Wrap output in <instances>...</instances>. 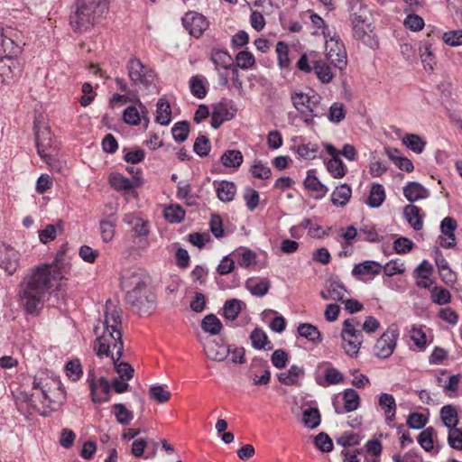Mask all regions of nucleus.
I'll return each mask as SVG.
<instances>
[{"mask_svg": "<svg viewBox=\"0 0 462 462\" xmlns=\"http://www.w3.org/2000/svg\"><path fill=\"white\" fill-rule=\"evenodd\" d=\"M108 7V0H75L69 24L76 32H86L101 21Z\"/></svg>", "mask_w": 462, "mask_h": 462, "instance_id": "20e7f679", "label": "nucleus"}, {"mask_svg": "<svg viewBox=\"0 0 462 462\" xmlns=\"http://www.w3.org/2000/svg\"><path fill=\"white\" fill-rule=\"evenodd\" d=\"M145 286H147V277L143 272L128 270L122 274L121 287L125 291L127 303H142V297H137V292H140V289H145Z\"/></svg>", "mask_w": 462, "mask_h": 462, "instance_id": "423d86ee", "label": "nucleus"}, {"mask_svg": "<svg viewBox=\"0 0 462 462\" xmlns=\"http://www.w3.org/2000/svg\"><path fill=\"white\" fill-rule=\"evenodd\" d=\"M109 182L117 190H129L134 188L133 181L119 173L111 174Z\"/></svg>", "mask_w": 462, "mask_h": 462, "instance_id": "864d4df0", "label": "nucleus"}, {"mask_svg": "<svg viewBox=\"0 0 462 462\" xmlns=\"http://www.w3.org/2000/svg\"><path fill=\"white\" fill-rule=\"evenodd\" d=\"M314 444L322 452H330L333 449L332 439L325 432H320L315 437Z\"/></svg>", "mask_w": 462, "mask_h": 462, "instance_id": "338daca9", "label": "nucleus"}, {"mask_svg": "<svg viewBox=\"0 0 462 462\" xmlns=\"http://www.w3.org/2000/svg\"><path fill=\"white\" fill-rule=\"evenodd\" d=\"M132 84L138 88H148L154 81V71L145 66L139 59L131 58L126 65Z\"/></svg>", "mask_w": 462, "mask_h": 462, "instance_id": "0eeeda50", "label": "nucleus"}, {"mask_svg": "<svg viewBox=\"0 0 462 462\" xmlns=\"http://www.w3.org/2000/svg\"><path fill=\"white\" fill-rule=\"evenodd\" d=\"M432 301L438 305H444L451 300V295L448 290L435 286L431 290Z\"/></svg>", "mask_w": 462, "mask_h": 462, "instance_id": "052dcab7", "label": "nucleus"}, {"mask_svg": "<svg viewBox=\"0 0 462 462\" xmlns=\"http://www.w3.org/2000/svg\"><path fill=\"white\" fill-rule=\"evenodd\" d=\"M210 143L205 135H199L194 143L193 150L200 157H205L210 152Z\"/></svg>", "mask_w": 462, "mask_h": 462, "instance_id": "69168bd1", "label": "nucleus"}, {"mask_svg": "<svg viewBox=\"0 0 462 462\" xmlns=\"http://www.w3.org/2000/svg\"><path fill=\"white\" fill-rule=\"evenodd\" d=\"M62 279L59 255L52 263L42 264L30 269L18 286V300L27 314L38 315L43 306V299L52 287L51 282Z\"/></svg>", "mask_w": 462, "mask_h": 462, "instance_id": "f257e3e1", "label": "nucleus"}, {"mask_svg": "<svg viewBox=\"0 0 462 462\" xmlns=\"http://www.w3.org/2000/svg\"><path fill=\"white\" fill-rule=\"evenodd\" d=\"M139 106L142 109V115L134 106H130L125 109L123 114V119L126 124L131 125H137L141 123L142 117L146 121V124L149 123V119L146 116V108L142 105L140 101Z\"/></svg>", "mask_w": 462, "mask_h": 462, "instance_id": "c756f323", "label": "nucleus"}, {"mask_svg": "<svg viewBox=\"0 0 462 462\" xmlns=\"http://www.w3.org/2000/svg\"><path fill=\"white\" fill-rule=\"evenodd\" d=\"M112 411L116 419V421L121 425H128L134 419L133 412L126 409L123 403L114 404Z\"/></svg>", "mask_w": 462, "mask_h": 462, "instance_id": "a18cd8bd", "label": "nucleus"}, {"mask_svg": "<svg viewBox=\"0 0 462 462\" xmlns=\"http://www.w3.org/2000/svg\"><path fill=\"white\" fill-rule=\"evenodd\" d=\"M189 132V125L187 121L176 123L171 129L174 140L179 143L184 142L188 138Z\"/></svg>", "mask_w": 462, "mask_h": 462, "instance_id": "4d7b16f0", "label": "nucleus"}, {"mask_svg": "<svg viewBox=\"0 0 462 462\" xmlns=\"http://www.w3.org/2000/svg\"><path fill=\"white\" fill-rule=\"evenodd\" d=\"M137 297H142V303H129L131 307L140 314L150 313L154 304V295L148 291L147 286H145V289H140V292H137Z\"/></svg>", "mask_w": 462, "mask_h": 462, "instance_id": "bb28decb", "label": "nucleus"}, {"mask_svg": "<svg viewBox=\"0 0 462 462\" xmlns=\"http://www.w3.org/2000/svg\"><path fill=\"white\" fill-rule=\"evenodd\" d=\"M328 291L332 300L343 301L346 289L339 280L332 279L328 282Z\"/></svg>", "mask_w": 462, "mask_h": 462, "instance_id": "de8ad7c7", "label": "nucleus"}, {"mask_svg": "<svg viewBox=\"0 0 462 462\" xmlns=\"http://www.w3.org/2000/svg\"><path fill=\"white\" fill-rule=\"evenodd\" d=\"M182 24L190 35L199 38L208 28L209 23L201 14L189 11L182 17Z\"/></svg>", "mask_w": 462, "mask_h": 462, "instance_id": "f8f14e48", "label": "nucleus"}, {"mask_svg": "<svg viewBox=\"0 0 462 462\" xmlns=\"http://www.w3.org/2000/svg\"><path fill=\"white\" fill-rule=\"evenodd\" d=\"M378 404L383 411L385 420L389 423L393 420L396 414V402L392 394L383 393L379 396Z\"/></svg>", "mask_w": 462, "mask_h": 462, "instance_id": "c85d7f7f", "label": "nucleus"}, {"mask_svg": "<svg viewBox=\"0 0 462 462\" xmlns=\"http://www.w3.org/2000/svg\"><path fill=\"white\" fill-rule=\"evenodd\" d=\"M385 199V190L383 185L374 183L371 187L370 194L366 200L371 208L380 207Z\"/></svg>", "mask_w": 462, "mask_h": 462, "instance_id": "a19ab883", "label": "nucleus"}, {"mask_svg": "<svg viewBox=\"0 0 462 462\" xmlns=\"http://www.w3.org/2000/svg\"><path fill=\"white\" fill-rule=\"evenodd\" d=\"M440 418L443 424L450 430L457 428L458 418L457 410L452 405H445L440 410Z\"/></svg>", "mask_w": 462, "mask_h": 462, "instance_id": "37998d69", "label": "nucleus"}, {"mask_svg": "<svg viewBox=\"0 0 462 462\" xmlns=\"http://www.w3.org/2000/svg\"><path fill=\"white\" fill-rule=\"evenodd\" d=\"M418 443L426 452L439 453V446L437 440V431L433 427L424 429L417 438Z\"/></svg>", "mask_w": 462, "mask_h": 462, "instance_id": "a211bd4d", "label": "nucleus"}, {"mask_svg": "<svg viewBox=\"0 0 462 462\" xmlns=\"http://www.w3.org/2000/svg\"><path fill=\"white\" fill-rule=\"evenodd\" d=\"M382 271L381 263L375 261H364L356 264L352 270L353 276L361 277V276H375L379 274Z\"/></svg>", "mask_w": 462, "mask_h": 462, "instance_id": "4be33fe9", "label": "nucleus"}, {"mask_svg": "<svg viewBox=\"0 0 462 462\" xmlns=\"http://www.w3.org/2000/svg\"><path fill=\"white\" fill-rule=\"evenodd\" d=\"M448 445L457 450H462V430L457 428L448 430Z\"/></svg>", "mask_w": 462, "mask_h": 462, "instance_id": "774afa93", "label": "nucleus"}, {"mask_svg": "<svg viewBox=\"0 0 462 462\" xmlns=\"http://www.w3.org/2000/svg\"><path fill=\"white\" fill-rule=\"evenodd\" d=\"M457 226V221L451 217H446L440 223L439 245L443 248H452L456 245L457 240L455 230Z\"/></svg>", "mask_w": 462, "mask_h": 462, "instance_id": "2eb2a0df", "label": "nucleus"}, {"mask_svg": "<svg viewBox=\"0 0 462 462\" xmlns=\"http://www.w3.org/2000/svg\"><path fill=\"white\" fill-rule=\"evenodd\" d=\"M230 256L236 261L237 264L241 267L247 268L255 263L256 254L250 249L240 247L234 251Z\"/></svg>", "mask_w": 462, "mask_h": 462, "instance_id": "2f4dec72", "label": "nucleus"}, {"mask_svg": "<svg viewBox=\"0 0 462 462\" xmlns=\"http://www.w3.org/2000/svg\"><path fill=\"white\" fill-rule=\"evenodd\" d=\"M314 172V170H310L307 172L303 185L306 189L313 192L312 196L316 199H320L325 197L328 189L318 179Z\"/></svg>", "mask_w": 462, "mask_h": 462, "instance_id": "aec40b11", "label": "nucleus"}, {"mask_svg": "<svg viewBox=\"0 0 462 462\" xmlns=\"http://www.w3.org/2000/svg\"><path fill=\"white\" fill-rule=\"evenodd\" d=\"M298 332L300 337H303L315 344H319L322 341L321 334L317 327L310 323L300 324L298 327Z\"/></svg>", "mask_w": 462, "mask_h": 462, "instance_id": "79ce46f5", "label": "nucleus"}, {"mask_svg": "<svg viewBox=\"0 0 462 462\" xmlns=\"http://www.w3.org/2000/svg\"><path fill=\"white\" fill-rule=\"evenodd\" d=\"M244 157L238 150H226L221 156L220 162L226 168H239L243 163Z\"/></svg>", "mask_w": 462, "mask_h": 462, "instance_id": "4c0bfd02", "label": "nucleus"}, {"mask_svg": "<svg viewBox=\"0 0 462 462\" xmlns=\"http://www.w3.org/2000/svg\"><path fill=\"white\" fill-rule=\"evenodd\" d=\"M116 372L118 374L120 379L129 381L134 376V368L125 362H119V360H111Z\"/></svg>", "mask_w": 462, "mask_h": 462, "instance_id": "bf43d9fd", "label": "nucleus"}, {"mask_svg": "<svg viewBox=\"0 0 462 462\" xmlns=\"http://www.w3.org/2000/svg\"><path fill=\"white\" fill-rule=\"evenodd\" d=\"M121 327L119 311L113 304L106 302L104 319L99 320L94 328L97 336L94 350L98 356L120 360L124 349Z\"/></svg>", "mask_w": 462, "mask_h": 462, "instance_id": "f03ea898", "label": "nucleus"}, {"mask_svg": "<svg viewBox=\"0 0 462 462\" xmlns=\"http://www.w3.org/2000/svg\"><path fill=\"white\" fill-rule=\"evenodd\" d=\"M403 216L414 230L418 231L422 229L423 216L419 207L412 204L405 206L403 208Z\"/></svg>", "mask_w": 462, "mask_h": 462, "instance_id": "5701e85b", "label": "nucleus"}, {"mask_svg": "<svg viewBox=\"0 0 462 462\" xmlns=\"http://www.w3.org/2000/svg\"><path fill=\"white\" fill-rule=\"evenodd\" d=\"M325 149L331 156V159L326 162L328 171L335 179L343 178L346 173V167L339 158V151L330 143H326Z\"/></svg>", "mask_w": 462, "mask_h": 462, "instance_id": "4468645a", "label": "nucleus"}, {"mask_svg": "<svg viewBox=\"0 0 462 462\" xmlns=\"http://www.w3.org/2000/svg\"><path fill=\"white\" fill-rule=\"evenodd\" d=\"M223 310L226 319L235 320L241 311V301L236 299L226 300Z\"/></svg>", "mask_w": 462, "mask_h": 462, "instance_id": "603ef678", "label": "nucleus"}, {"mask_svg": "<svg viewBox=\"0 0 462 462\" xmlns=\"http://www.w3.org/2000/svg\"><path fill=\"white\" fill-rule=\"evenodd\" d=\"M45 134L50 135V133L47 129L45 131L40 132V130L35 128V140L38 154L46 163L50 164L51 160V156L48 152V150L51 148L50 138H45Z\"/></svg>", "mask_w": 462, "mask_h": 462, "instance_id": "393cba45", "label": "nucleus"}, {"mask_svg": "<svg viewBox=\"0 0 462 462\" xmlns=\"http://www.w3.org/2000/svg\"><path fill=\"white\" fill-rule=\"evenodd\" d=\"M217 198L223 202L232 201L236 193V187L234 182L222 180L216 188Z\"/></svg>", "mask_w": 462, "mask_h": 462, "instance_id": "e433bc0d", "label": "nucleus"}, {"mask_svg": "<svg viewBox=\"0 0 462 462\" xmlns=\"http://www.w3.org/2000/svg\"><path fill=\"white\" fill-rule=\"evenodd\" d=\"M250 377L254 385H266L271 379V372L267 362L262 359H254L250 369Z\"/></svg>", "mask_w": 462, "mask_h": 462, "instance_id": "f3484780", "label": "nucleus"}, {"mask_svg": "<svg viewBox=\"0 0 462 462\" xmlns=\"http://www.w3.org/2000/svg\"><path fill=\"white\" fill-rule=\"evenodd\" d=\"M344 405L340 406L337 400L333 401V407L337 414H343L357 410L360 406V396L354 389H346L342 397Z\"/></svg>", "mask_w": 462, "mask_h": 462, "instance_id": "dca6fc26", "label": "nucleus"}, {"mask_svg": "<svg viewBox=\"0 0 462 462\" xmlns=\"http://www.w3.org/2000/svg\"><path fill=\"white\" fill-rule=\"evenodd\" d=\"M352 189L349 185L344 183L337 186L331 194V202L336 207L343 208L350 200Z\"/></svg>", "mask_w": 462, "mask_h": 462, "instance_id": "7c9ffc66", "label": "nucleus"}, {"mask_svg": "<svg viewBox=\"0 0 462 462\" xmlns=\"http://www.w3.org/2000/svg\"><path fill=\"white\" fill-rule=\"evenodd\" d=\"M347 4L350 13V19L357 17L358 15H362L364 17L367 16L368 10L362 0H347Z\"/></svg>", "mask_w": 462, "mask_h": 462, "instance_id": "680f3d73", "label": "nucleus"}, {"mask_svg": "<svg viewBox=\"0 0 462 462\" xmlns=\"http://www.w3.org/2000/svg\"><path fill=\"white\" fill-rule=\"evenodd\" d=\"M23 66L19 59L6 54L0 57V84H10L20 77Z\"/></svg>", "mask_w": 462, "mask_h": 462, "instance_id": "9d476101", "label": "nucleus"}, {"mask_svg": "<svg viewBox=\"0 0 462 462\" xmlns=\"http://www.w3.org/2000/svg\"><path fill=\"white\" fill-rule=\"evenodd\" d=\"M57 227L60 229H63V222L59 220L57 226L50 224L47 225L43 230L39 232L40 241L43 244H47L50 241H52L57 236Z\"/></svg>", "mask_w": 462, "mask_h": 462, "instance_id": "5fc2aeb1", "label": "nucleus"}, {"mask_svg": "<svg viewBox=\"0 0 462 462\" xmlns=\"http://www.w3.org/2000/svg\"><path fill=\"white\" fill-rule=\"evenodd\" d=\"M303 374L302 367L293 365L288 371L278 374L277 377L279 382L285 385H296L298 384V378Z\"/></svg>", "mask_w": 462, "mask_h": 462, "instance_id": "c9c22d12", "label": "nucleus"}, {"mask_svg": "<svg viewBox=\"0 0 462 462\" xmlns=\"http://www.w3.org/2000/svg\"><path fill=\"white\" fill-rule=\"evenodd\" d=\"M322 97L313 89L304 93L295 90L291 93V101L293 107L303 117L306 125H314L315 117H322L326 115V109L321 105Z\"/></svg>", "mask_w": 462, "mask_h": 462, "instance_id": "39448f33", "label": "nucleus"}, {"mask_svg": "<svg viewBox=\"0 0 462 462\" xmlns=\"http://www.w3.org/2000/svg\"><path fill=\"white\" fill-rule=\"evenodd\" d=\"M271 287V282L267 278L263 279H249L246 282V288L250 292L257 297H263L268 293Z\"/></svg>", "mask_w": 462, "mask_h": 462, "instance_id": "f704fd0d", "label": "nucleus"}, {"mask_svg": "<svg viewBox=\"0 0 462 462\" xmlns=\"http://www.w3.org/2000/svg\"><path fill=\"white\" fill-rule=\"evenodd\" d=\"M164 217L171 223H180L185 217V211L180 205H171L164 209Z\"/></svg>", "mask_w": 462, "mask_h": 462, "instance_id": "3c124183", "label": "nucleus"}, {"mask_svg": "<svg viewBox=\"0 0 462 462\" xmlns=\"http://www.w3.org/2000/svg\"><path fill=\"white\" fill-rule=\"evenodd\" d=\"M223 325L220 319L214 314H208L201 321V328L211 335L220 333Z\"/></svg>", "mask_w": 462, "mask_h": 462, "instance_id": "c03bdc74", "label": "nucleus"}, {"mask_svg": "<svg viewBox=\"0 0 462 462\" xmlns=\"http://www.w3.org/2000/svg\"><path fill=\"white\" fill-rule=\"evenodd\" d=\"M346 114V111L344 104L335 102L328 109V119L332 123L338 124L345 119Z\"/></svg>", "mask_w": 462, "mask_h": 462, "instance_id": "8fccbe9b", "label": "nucleus"}, {"mask_svg": "<svg viewBox=\"0 0 462 462\" xmlns=\"http://www.w3.org/2000/svg\"><path fill=\"white\" fill-rule=\"evenodd\" d=\"M403 195L410 202H415L420 199H427L430 191L417 181L408 182L403 188Z\"/></svg>", "mask_w": 462, "mask_h": 462, "instance_id": "412c9836", "label": "nucleus"}, {"mask_svg": "<svg viewBox=\"0 0 462 462\" xmlns=\"http://www.w3.org/2000/svg\"><path fill=\"white\" fill-rule=\"evenodd\" d=\"M236 64L235 66H237V69H248L253 68L255 64L254 55L247 51H239L236 57Z\"/></svg>", "mask_w": 462, "mask_h": 462, "instance_id": "13d9d810", "label": "nucleus"}, {"mask_svg": "<svg viewBox=\"0 0 462 462\" xmlns=\"http://www.w3.org/2000/svg\"><path fill=\"white\" fill-rule=\"evenodd\" d=\"M229 353V346L216 341H212L205 347V354L208 358L217 362L224 361Z\"/></svg>", "mask_w": 462, "mask_h": 462, "instance_id": "a878e982", "label": "nucleus"}, {"mask_svg": "<svg viewBox=\"0 0 462 462\" xmlns=\"http://www.w3.org/2000/svg\"><path fill=\"white\" fill-rule=\"evenodd\" d=\"M402 143L416 153H420L425 148L426 143L417 134H409L402 138Z\"/></svg>", "mask_w": 462, "mask_h": 462, "instance_id": "09e8293b", "label": "nucleus"}, {"mask_svg": "<svg viewBox=\"0 0 462 462\" xmlns=\"http://www.w3.org/2000/svg\"><path fill=\"white\" fill-rule=\"evenodd\" d=\"M19 266V253L13 247L0 243V268L13 275Z\"/></svg>", "mask_w": 462, "mask_h": 462, "instance_id": "ddd939ff", "label": "nucleus"}, {"mask_svg": "<svg viewBox=\"0 0 462 462\" xmlns=\"http://www.w3.org/2000/svg\"><path fill=\"white\" fill-rule=\"evenodd\" d=\"M327 60L337 69L343 70L347 65L345 46L338 37H332L326 42Z\"/></svg>", "mask_w": 462, "mask_h": 462, "instance_id": "1a4fd4ad", "label": "nucleus"}, {"mask_svg": "<svg viewBox=\"0 0 462 462\" xmlns=\"http://www.w3.org/2000/svg\"><path fill=\"white\" fill-rule=\"evenodd\" d=\"M399 337L398 330L389 328L376 341L374 352V355L380 358L389 357L395 346L396 340Z\"/></svg>", "mask_w": 462, "mask_h": 462, "instance_id": "9b49d317", "label": "nucleus"}, {"mask_svg": "<svg viewBox=\"0 0 462 462\" xmlns=\"http://www.w3.org/2000/svg\"><path fill=\"white\" fill-rule=\"evenodd\" d=\"M313 71L323 84L331 82L335 77L330 66L323 60L313 61Z\"/></svg>", "mask_w": 462, "mask_h": 462, "instance_id": "473e14b6", "label": "nucleus"}, {"mask_svg": "<svg viewBox=\"0 0 462 462\" xmlns=\"http://www.w3.org/2000/svg\"><path fill=\"white\" fill-rule=\"evenodd\" d=\"M148 394L152 400L159 403L167 402L171 396V393L169 391H167L162 385L152 386L149 389Z\"/></svg>", "mask_w": 462, "mask_h": 462, "instance_id": "6e6d98bb", "label": "nucleus"}, {"mask_svg": "<svg viewBox=\"0 0 462 462\" xmlns=\"http://www.w3.org/2000/svg\"><path fill=\"white\" fill-rule=\"evenodd\" d=\"M88 383L93 402L102 403L110 400L111 384L106 378L101 376L96 379L94 370L91 369L88 374Z\"/></svg>", "mask_w": 462, "mask_h": 462, "instance_id": "6e6552de", "label": "nucleus"}, {"mask_svg": "<svg viewBox=\"0 0 462 462\" xmlns=\"http://www.w3.org/2000/svg\"><path fill=\"white\" fill-rule=\"evenodd\" d=\"M207 79L202 75H195L189 79V89L191 94L199 99L207 96Z\"/></svg>", "mask_w": 462, "mask_h": 462, "instance_id": "72a5a7b5", "label": "nucleus"}, {"mask_svg": "<svg viewBox=\"0 0 462 462\" xmlns=\"http://www.w3.org/2000/svg\"><path fill=\"white\" fill-rule=\"evenodd\" d=\"M210 60L214 63L216 69L220 68L229 69L234 66L233 58L226 50L212 49L210 53Z\"/></svg>", "mask_w": 462, "mask_h": 462, "instance_id": "cd10ccee", "label": "nucleus"}, {"mask_svg": "<svg viewBox=\"0 0 462 462\" xmlns=\"http://www.w3.org/2000/svg\"><path fill=\"white\" fill-rule=\"evenodd\" d=\"M250 339L252 341V346L255 349H272L271 342L268 339L266 333L259 328H254L250 335Z\"/></svg>", "mask_w": 462, "mask_h": 462, "instance_id": "ea45409f", "label": "nucleus"}, {"mask_svg": "<svg viewBox=\"0 0 462 462\" xmlns=\"http://www.w3.org/2000/svg\"><path fill=\"white\" fill-rule=\"evenodd\" d=\"M353 37L356 40L362 41L365 44L373 46L370 42V35L367 33V30L370 27L368 23V18L362 15L351 18Z\"/></svg>", "mask_w": 462, "mask_h": 462, "instance_id": "6ab92c4d", "label": "nucleus"}, {"mask_svg": "<svg viewBox=\"0 0 462 462\" xmlns=\"http://www.w3.org/2000/svg\"><path fill=\"white\" fill-rule=\"evenodd\" d=\"M428 422V417L420 412H411L406 420L409 428L414 430L422 429Z\"/></svg>", "mask_w": 462, "mask_h": 462, "instance_id": "0e129e2a", "label": "nucleus"}, {"mask_svg": "<svg viewBox=\"0 0 462 462\" xmlns=\"http://www.w3.org/2000/svg\"><path fill=\"white\" fill-rule=\"evenodd\" d=\"M156 122L162 125H168L171 121V109L169 102L163 98L157 103Z\"/></svg>", "mask_w": 462, "mask_h": 462, "instance_id": "58836bf2", "label": "nucleus"}, {"mask_svg": "<svg viewBox=\"0 0 462 462\" xmlns=\"http://www.w3.org/2000/svg\"><path fill=\"white\" fill-rule=\"evenodd\" d=\"M65 400V393L60 382L44 373H38L32 378V393L25 395V401L32 409L42 415L48 413V409L54 410Z\"/></svg>", "mask_w": 462, "mask_h": 462, "instance_id": "7ed1b4c3", "label": "nucleus"}, {"mask_svg": "<svg viewBox=\"0 0 462 462\" xmlns=\"http://www.w3.org/2000/svg\"><path fill=\"white\" fill-rule=\"evenodd\" d=\"M233 116L234 114L229 111L227 105L218 103L213 107L211 114V126L217 129L225 121L232 119Z\"/></svg>", "mask_w": 462, "mask_h": 462, "instance_id": "b1692460", "label": "nucleus"}, {"mask_svg": "<svg viewBox=\"0 0 462 462\" xmlns=\"http://www.w3.org/2000/svg\"><path fill=\"white\" fill-rule=\"evenodd\" d=\"M65 371L67 376L72 381H78L82 375V367L78 359L70 360L66 364Z\"/></svg>", "mask_w": 462, "mask_h": 462, "instance_id": "e2e57ef3", "label": "nucleus"}, {"mask_svg": "<svg viewBox=\"0 0 462 462\" xmlns=\"http://www.w3.org/2000/svg\"><path fill=\"white\" fill-rule=\"evenodd\" d=\"M302 422L310 429H315L320 424V413L317 408L310 407L303 411Z\"/></svg>", "mask_w": 462, "mask_h": 462, "instance_id": "49530a36", "label": "nucleus"}]
</instances>
